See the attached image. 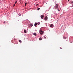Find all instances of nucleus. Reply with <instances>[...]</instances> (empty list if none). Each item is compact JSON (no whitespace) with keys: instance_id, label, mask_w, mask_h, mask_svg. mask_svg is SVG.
Listing matches in <instances>:
<instances>
[{"instance_id":"obj_1","label":"nucleus","mask_w":73,"mask_h":73,"mask_svg":"<svg viewBox=\"0 0 73 73\" xmlns=\"http://www.w3.org/2000/svg\"><path fill=\"white\" fill-rule=\"evenodd\" d=\"M39 33H40V35H42V34L44 33V31H43L42 30H41V29H40L39 31Z\"/></svg>"},{"instance_id":"obj_2","label":"nucleus","mask_w":73,"mask_h":73,"mask_svg":"<svg viewBox=\"0 0 73 73\" xmlns=\"http://www.w3.org/2000/svg\"><path fill=\"white\" fill-rule=\"evenodd\" d=\"M58 4H56L55 6L54 7V9H58Z\"/></svg>"},{"instance_id":"obj_3","label":"nucleus","mask_w":73,"mask_h":73,"mask_svg":"<svg viewBox=\"0 0 73 73\" xmlns=\"http://www.w3.org/2000/svg\"><path fill=\"white\" fill-rule=\"evenodd\" d=\"M44 15H42L41 16H40V17L42 19H43V18H44Z\"/></svg>"},{"instance_id":"obj_4","label":"nucleus","mask_w":73,"mask_h":73,"mask_svg":"<svg viewBox=\"0 0 73 73\" xmlns=\"http://www.w3.org/2000/svg\"><path fill=\"white\" fill-rule=\"evenodd\" d=\"M48 19V17L47 16H46L45 17V18H44V20L46 21V20H47Z\"/></svg>"},{"instance_id":"obj_5","label":"nucleus","mask_w":73,"mask_h":73,"mask_svg":"<svg viewBox=\"0 0 73 73\" xmlns=\"http://www.w3.org/2000/svg\"><path fill=\"white\" fill-rule=\"evenodd\" d=\"M50 27H52L51 28H53V24H51L50 25Z\"/></svg>"},{"instance_id":"obj_6","label":"nucleus","mask_w":73,"mask_h":73,"mask_svg":"<svg viewBox=\"0 0 73 73\" xmlns=\"http://www.w3.org/2000/svg\"><path fill=\"white\" fill-rule=\"evenodd\" d=\"M34 25L35 26H36V25H37V23H35Z\"/></svg>"},{"instance_id":"obj_7","label":"nucleus","mask_w":73,"mask_h":73,"mask_svg":"<svg viewBox=\"0 0 73 73\" xmlns=\"http://www.w3.org/2000/svg\"><path fill=\"white\" fill-rule=\"evenodd\" d=\"M24 32H25V33H27V31L26 30H24Z\"/></svg>"},{"instance_id":"obj_8","label":"nucleus","mask_w":73,"mask_h":73,"mask_svg":"<svg viewBox=\"0 0 73 73\" xmlns=\"http://www.w3.org/2000/svg\"><path fill=\"white\" fill-rule=\"evenodd\" d=\"M39 40H42V38H41V37H40L39 38Z\"/></svg>"},{"instance_id":"obj_9","label":"nucleus","mask_w":73,"mask_h":73,"mask_svg":"<svg viewBox=\"0 0 73 73\" xmlns=\"http://www.w3.org/2000/svg\"><path fill=\"white\" fill-rule=\"evenodd\" d=\"M70 3H71V4H73V1H71Z\"/></svg>"},{"instance_id":"obj_10","label":"nucleus","mask_w":73,"mask_h":73,"mask_svg":"<svg viewBox=\"0 0 73 73\" xmlns=\"http://www.w3.org/2000/svg\"><path fill=\"white\" fill-rule=\"evenodd\" d=\"M33 24H30V26H31V27H32V26H33Z\"/></svg>"},{"instance_id":"obj_11","label":"nucleus","mask_w":73,"mask_h":73,"mask_svg":"<svg viewBox=\"0 0 73 73\" xmlns=\"http://www.w3.org/2000/svg\"><path fill=\"white\" fill-rule=\"evenodd\" d=\"M19 42H20V43H22V41H21V40H19Z\"/></svg>"},{"instance_id":"obj_12","label":"nucleus","mask_w":73,"mask_h":73,"mask_svg":"<svg viewBox=\"0 0 73 73\" xmlns=\"http://www.w3.org/2000/svg\"><path fill=\"white\" fill-rule=\"evenodd\" d=\"M34 35H35V36H36V33H34Z\"/></svg>"},{"instance_id":"obj_13","label":"nucleus","mask_w":73,"mask_h":73,"mask_svg":"<svg viewBox=\"0 0 73 73\" xmlns=\"http://www.w3.org/2000/svg\"><path fill=\"white\" fill-rule=\"evenodd\" d=\"M28 4V3H25V6H26L27 5V4Z\"/></svg>"},{"instance_id":"obj_14","label":"nucleus","mask_w":73,"mask_h":73,"mask_svg":"<svg viewBox=\"0 0 73 73\" xmlns=\"http://www.w3.org/2000/svg\"><path fill=\"white\" fill-rule=\"evenodd\" d=\"M66 37H63V38H64V39H66Z\"/></svg>"},{"instance_id":"obj_15","label":"nucleus","mask_w":73,"mask_h":73,"mask_svg":"<svg viewBox=\"0 0 73 73\" xmlns=\"http://www.w3.org/2000/svg\"><path fill=\"white\" fill-rule=\"evenodd\" d=\"M40 9V8H38L37 9V10H39Z\"/></svg>"},{"instance_id":"obj_16","label":"nucleus","mask_w":73,"mask_h":73,"mask_svg":"<svg viewBox=\"0 0 73 73\" xmlns=\"http://www.w3.org/2000/svg\"><path fill=\"white\" fill-rule=\"evenodd\" d=\"M44 38H45V39H46V36H44Z\"/></svg>"},{"instance_id":"obj_17","label":"nucleus","mask_w":73,"mask_h":73,"mask_svg":"<svg viewBox=\"0 0 73 73\" xmlns=\"http://www.w3.org/2000/svg\"><path fill=\"white\" fill-rule=\"evenodd\" d=\"M15 6V4L14 5L13 7H14V6Z\"/></svg>"},{"instance_id":"obj_18","label":"nucleus","mask_w":73,"mask_h":73,"mask_svg":"<svg viewBox=\"0 0 73 73\" xmlns=\"http://www.w3.org/2000/svg\"><path fill=\"white\" fill-rule=\"evenodd\" d=\"M17 1H16V2L15 3V4H16V3H17Z\"/></svg>"},{"instance_id":"obj_19","label":"nucleus","mask_w":73,"mask_h":73,"mask_svg":"<svg viewBox=\"0 0 73 73\" xmlns=\"http://www.w3.org/2000/svg\"><path fill=\"white\" fill-rule=\"evenodd\" d=\"M14 40H15V38H14Z\"/></svg>"},{"instance_id":"obj_20","label":"nucleus","mask_w":73,"mask_h":73,"mask_svg":"<svg viewBox=\"0 0 73 73\" xmlns=\"http://www.w3.org/2000/svg\"><path fill=\"white\" fill-rule=\"evenodd\" d=\"M38 5V4L36 5V6H37V5Z\"/></svg>"},{"instance_id":"obj_21","label":"nucleus","mask_w":73,"mask_h":73,"mask_svg":"<svg viewBox=\"0 0 73 73\" xmlns=\"http://www.w3.org/2000/svg\"><path fill=\"white\" fill-rule=\"evenodd\" d=\"M68 1H69L70 0H68Z\"/></svg>"},{"instance_id":"obj_22","label":"nucleus","mask_w":73,"mask_h":73,"mask_svg":"<svg viewBox=\"0 0 73 73\" xmlns=\"http://www.w3.org/2000/svg\"><path fill=\"white\" fill-rule=\"evenodd\" d=\"M72 7H73V5H72Z\"/></svg>"},{"instance_id":"obj_23","label":"nucleus","mask_w":73,"mask_h":73,"mask_svg":"<svg viewBox=\"0 0 73 73\" xmlns=\"http://www.w3.org/2000/svg\"><path fill=\"white\" fill-rule=\"evenodd\" d=\"M58 11H59V10H58Z\"/></svg>"}]
</instances>
